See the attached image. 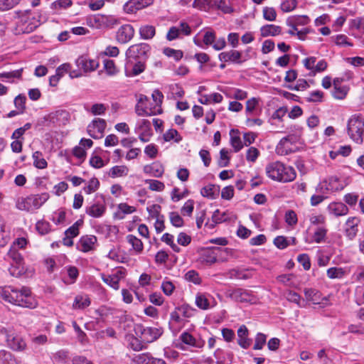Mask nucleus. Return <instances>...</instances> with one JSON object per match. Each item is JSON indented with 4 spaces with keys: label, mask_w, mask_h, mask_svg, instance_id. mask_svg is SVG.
Here are the masks:
<instances>
[{
    "label": "nucleus",
    "mask_w": 364,
    "mask_h": 364,
    "mask_svg": "<svg viewBox=\"0 0 364 364\" xmlns=\"http://www.w3.org/2000/svg\"><path fill=\"white\" fill-rule=\"evenodd\" d=\"M266 173L274 181L282 183L292 181L296 176V173L291 166H285L279 161H274L266 166Z\"/></svg>",
    "instance_id": "f03ea898"
},
{
    "label": "nucleus",
    "mask_w": 364,
    "mask_h": 364,
    "mask_svg": "<svg viewBox=\"0 0 364 364\" xmlns=\"http://www.w3.org/2000/svg\"><path fill=\"white\" fill-rule=\"evenodd\" d=\"M105 209V207L102 205L93 204L87 208L86 213L93 218H99L104 214Z\"/></svg>",
    "instance_id": "393cba45"
},
{
    "label": "nucleus",
    "mask_w": 364,
    "mask_h": 364,
    "mask_svg": "<svg viewBox=\"0 0 364 364\" xmlns=\"http://www.w3.org/2000/svg\"><path fill=\"white\" fill-rule=\"evenodd\" d=\"M36 230L41 235H45L50 231V225L45 221H38L36 223Z\"/></svg>",
    "instance_id": "774afa93"
},
{
    "label": "nucleus",
    "mask_w": 364,
    "mask_h": 364,
    "mask_svg": "<svg viewBox=\"0 0 364 364\" xmlns=\"http://www.w3.org/2000/svg\"><path fill=\"white\" fill-rule=\"evenodd\" d=\"M216 36L214 31H206L203 36V43L206 46H212L214 44Z\"/></svg>",
    "instance_id": "0e129e2a"
},
{
    "label": "nucleus",
    "mask_w": 364,
    "mask_h": 364,
    "mask_svg": "<svg viewBox=\"0 0 364 364\" xmlns=\"http://www.w3.org/2000/svg\"><path fill=\"white\" fill-rule=\"evenodd\" d=\"M164 53L168 57L173 58L176 60H179L183 57V52L181 50L171 48H164Z\"/></svg>",
    "instance_id": "09e8293b"
},
{
    "label": "nucleus",
    "mask_w": 364,
    "mask_h": 364,
    "mask_svg": "<svg viewBox=\"0 0 364 364\" xmlns=\"http://www.w3.org/2000/svg\"><path fill=\"white\" fill-rule=\"evenodd\" d=\"M134 364H151V356L149 353H141L136 355L133 358Z\"/></svg>",
    "instance_id": "37998d69"
},
{
    "label": "nucleus",
    "mask_w": 364,
    "mask_h": 364,
    "mask_svg": "<svg viewBox=\"0 0 364 364\" xmlns=\"http://www.w3.org/2000/svg\"><path fill=\"white\" fill-rule=\"evenodd\" d=\"M100 186V182L97 178H92L89 182L88 185L84 188V191L87 194H90L97 190Z\"/></svg>",
    "instance_id": "8fccbe9b"
},
{
    "label": "nucleus",
    "mask_w": 364,
    "mask_h": 364,
    "mask_svg": "<svg viewBox=\"0 0 364 364\" xmlns=\"http://www.w3.org/2000/svg\"><path fill=\"white\" fill-rule=\"evenodd\" d=\"M230 143H231V145L232 146V147L234 148L235 152L239 151L243 147V144L242 143L241 139L237 135H236V136L231 135Z\"/></svg>",
    "instance_id": "69168bd1"
},
{
    "label": "nucleus",
    "mask_w": 364,
    "mask_h": 364,
    "mask_svg": "<svg viewBox=\"0 0 364 364\" xmlns=\"http://www.w3.org/2000/svg\"><path fill=\"white\" fill-rule=\"evenodd\" d=\"M135 111H136V113L139 116L156 115L158 114H161L162 112L161 108H157V109H156V107H154V109H152V108L149 109L144 104H139V103L136 104V105L135 107Z\"/></svg>",
    "instance_id": "aec40b11"
},
{
    "label": "nucleus",
    "mask_w": 364,
    "mask_h": 364,
    "mask_svg": "<svg viewBox=\"0 0 364 364\" xmlns=\"http://www.w3.org/2000/svg\"><path fill=\"white\" fill-rule=\"evenodd\" d=\"M48 198V194L46 193L31 195L25 198L21 197L16 200V208L20 210L30 212L41 207Z\"/></svg>",
    "instance_id": "7ed1b4c3"
},
{
    "label": "nucleus",
    "mask_w": 364,
    "mask_h": 364,
    "mask_svg": "<svg viewBox=\"0 0 364 364\" xmlns=\"http://www.w3.org/2000/svg\"><path fill=\"white\" fill-rule=\"evenodd\" d=\"M263 17L267 21H273L276 19L277 12L272 7H264L263 9Z\"/></svg>",
    "instance_id": "6e6d98bb"
},
{
    "label": "nucleus",
    "mask_w": 364,
    "mask_h": 364,
    "mask_svg": "<svg viewBox=\"0 0 364 364\" xmlns=\"http://www.w3.org/2000/svg\"><path fill=\"white\" fill-rule=\"evenodd\" d=\"M106 127V122L103 119H95L87 126V133L93 139H100L102 136Z\"/></svg>",
    "instance_id": "6e6552de"
},
{
    "label": "nucleus",
    "mask_w": 364,
    "mask_h": 364,
    "mask_svg": "<svg viewBox=\"0 0 364 364\" xmlns=\"http://www.w3.org/2000/svg\"><path fill=\"white\" fill-rule=\"evenodd\" d=\"M294 278V275L293 274H285L278 276L277 279L286 287H295V284L293 281Z\"/></svg>",
    "instance_id": "72a5a7b5"
},
{
    "label": "nucleus",
    "mask_w": 364,
    "mask_h": 364,
    "mask_svg": "<svg viewBox=\"0 0 364 364\" xmlns=\"http://www.w3.org/2000/svg\"><path fill=\"white\" fill-rule=\"evenodd\" d=\"M83 224V220L80 219L77 220L72 226L68 228L65 232V235L75 237L79 235V228Z\"/></svg>",
    "instance_id": "f704fd0d"
},
{
    "label": "nucleus",
    "mask_w": 364,
    "mask_h": 364,
    "mask_svg": "<svg viewBox=\"0 0 364 364\" xmlns=\"http://www.w3.org/2000/svg\"><path fill=\"white\" fill-rule=\"evenodd\" d=\"M348 89L346 86H340L336 88H333V96L334 98L338 100H343L346 97L348 93Z\"/></svg>",
    "instance_id": "de8ad7c7"
},
{
    "label": "nucleus",
    "mask_w": 364,
    "mask_h": 364,
    "mask_svg": "<svg viewBox=\"0 0 364 364\" xmlns=\"http://www.w3.org/2000/svg\"><path fill=\"white\" fill-rule=\"evenodd\" d=\"M298 262L303 266L305 270H309L311 267L309 257L306 254H301L298 256Z\"/></svg>",
    "instance_id": "338daca9"
},
{
    "label": "nucleus",
    "mask_w": 364,
    "mask_h": 364,
    "mask_svg": "<svg viewBox=\"0 0 364 364\" xmlns=\"http://www.w3.org/2000/svg\"><path fill=\"white\" fill-rule=\"evenodd\" d=\"M309 21V18L307 16H298L289 18L287 23L294 30H297V26L306 25Z\"/></svg>",
    "instance_id": "4be33fe9"
},
{
    "label": "nucleus",
    "mask_w": 364,
    "mask_h": 364,
    "mask_svg": "<svg viewBox=\"0 0 364 364\" xmlns=\"http://www.w3.org/2000/svg\"><path fill=\"white\" fill-rule=\"evenodd\" d=\"M97 242V237L94 235H84L80 239L77 244L78 249L84 252H87L94 249Z\"/></svg>",
    "instance_id": "4468645a"
},
{
    "label": "nucleus",
    "mask_w": 364,
    "mask_h": 364,
    "mask_svg": "<svg viewBox=\"0 0 364 364\" xmlns=\"http://www.w3.org/2000/svg\"><path fill=\"white\" fill-rule=\"evenodd\" d=\"M0 333L5 335L8 346L15 351H23L26 348V343L19 336L6 328L0 329Z\"/></svg>",
    "instance_id": "39448f33"
},
{
    "label": "nucleus",
    "mask_w": 364,
    "mask_h": 364,
    "mask_svg": "<svg viewBox=\"0 0 364 364\" xmlns=\"http://www.w3.org/2000/svg\"><path fill=\"white\" fill-rule=\"evenodd\" d=\"M90 299L87 295H77L74 299L73 308L74 309H84L90 305Z\"/></svg>",
    "instance_id": "5701e85b"
},
{
    "label": "nucleus",
    "mask_w": 364,
    "mask_h": 364,
    "mask_svg": "<svg viewBox=\"0 0 364 364\" xmlns=\"http://www.w3.org/2000/svg\"><path fill=\"white\" fill-rule=\"evenodd\" d=\"M145 183L149 185V188L153 191H162L165 188V185L163 182L154 179L145 180Z\"/></svg>",
    "instance_id": "e433bc0d"
},
{
    "label": "nucleus",
    "mask_w": 364,
    "mask_h": 364,
    "mask_svg": "<svg viewBox=\"0 0 364 364\" xmlns=\"http://www.w3.org/2000/svg\"><path fill=\"white\" fill-rule=\"evenodd\" d=\"M76 65L79 69H82L84 72H90L95 70L98 63L94 60L87 59L86 56H80L76 60Z\"/></svg>",
    "instance_id": "dca6fc26"
},
{
    "label": "nucleus",
    "mask_w": 364,
    "mask_h": 364,
    "mask_svg": "<svg viewBox=\"0 0 364 364\" xmlns=\"http://www.w3.org/2000/svg\"><path fill=\"white\" fill-rule=\"evenodd\" d=\"M185 279L194 283L195 284H199L201 282V279L199 277L198 273L195 270H190L185 274Z\"/></svg>",
    "instance_id": "864d4df0"
},
{
    "label": "nucleus",
    "mask_w": 364,
    "mask_h": 364,
    "mask_svg": "<svg viewBox=\"0 0 364 364\" xmlns=\"http://www.w3.org/2000/svg\"><path fill=\"white\" fill-rule=\"evenodd\" d=\"M163 138L166 141H170L173 139L176 143H179L182 140V136L179 134L178 131L174 129L167 130L164 134Z\"/></svg>",
    "instance_id": "473e14b6"
},
{
    "label": "nucleus",
    "mask_w": 364,
    "mask_h": 364,
    "mask_svg": "<svg viewBox=\"0 0 364 364\" xmlns=\"http://www.w3.org/2000/svg\"><path fill=\"white\" fill-rule=\"evenodd\" d=\"M237 334L238 345L244 349L248 348L252 343V339L248 338L249 331L246 326H240L237 329Z\"/></svg>",
    "instance_id": "2eb2a0df"
},
{
    "label": "nucleus",
    "mask_w": 364,
    "mask_h": 364,
    "mask_svg": "<svg viewBox=\"0 0 364 364\" xmlns=\"http://www.w3.org/2000/svg\"><path fill=\"white\" fill-rule=\"evenodd\" d=\"M141 332V338L147 343H151L158 339L163 333L162 328L146 327L142 326L138 327Z\"/></svg>",
    "instance_id": "1a4fd4ad"
},
{
    "label": "nucleus",
    "mask_w": 364,
    "mask_h": 364,
    "mask_svg": "<svg viewBox=\"0 0 364 364\" xmlns=\"http://www.w3.org/2000/svg\"><path fill=\"white\" fill-rule=\"evenodd\" d=\"M348 134L350 138L357 144L363 141L364 119L360 115L354 114L348 121Z\"/></svg>",
    "instance_id": "20e7f679"
},
{
    "label": "nucleus",
    "mask_w": 364,
    "mask_h": 364,
    "mask_svg": "<svg viewBox=\"0 0 364 364\" xmlns=\"http://www.w3.org/2000/svg\"><path fill=\"white\" fill-rule=\"evenodd\" d=\"M215 191H218V189L214 185H208L201 189L200 193L203 197L213 199L215 198Z\"/></svg>",
    "instance_id": "79ce46f5"
},
{
    "label": "nucleus",
    "mask_w": 364,
    "mask_h": 364,
    "mask_svg": "<svg viewBox=\"0 0 364 364\" xmlns=\"http://www.w3.org/2000/svg\"><path fill=\"white\" fill-rule=\"evenodd\" d=\"M26 97L25 95H18L14 99V105L16 109L20 110V112H24L26 109Z\"/></svg>",
    "instance_id": "49530a36"
},
{
    "label": "nucleus",
    "mask_w": 364,
    "mask_h": 364,
    "mask_svg": "<svg viewBox=\"0 0 364 364\" xmlns=\"http://www.w3.org/2000/svg\"><path fill=\"white\" fill-rule=\"evenodd\" d=\"M139 33L144 39H151L156 33L155 27L150 25H145L140 28Z\"/></svg>",
    "instance_id": "c756f323"
},
{
    "label": "nucleus",
    "mask_w": 364,
    "mask_h": 364,
    "mask_svg": "<svg viewBox=\"0 0 364 364\" xmlns=\"http://www.w3.org/2000/svg\"><path fill=\"white\" fill-rule=\"evenodd\" d=\"M170 221L171 224L177 228H181L183 225V220L181 216L176 212H171L169 214Z\"/></svg>",
    "instance_id": "5fc2aeb1"
},
{
    "label": "nucleus",
    "mask_w": 364,
    "mask_h": 364,
    "mask_svg": "<svg viewBox=\"0 0 364 364\" xmlns=\"http://www.w3.org/2000/svg\"><path fill=\"white\" fill-rule=\"evenodd\" d=\"M181 340L183 343L187 345H190L197 348H201L203 346V343H197L195 338L187 332L183 333L180 336Z\"/></svg>",
    "instance_id": "2f4dec72"
},
{
    "label": "nucleus",
    "mask_w": 364,
    "mask_h": 364,
    "mask_svg": "<svg viewBox=\"0 0 364 364\" xmlns=\"http://www.w3.org/2000/svg\"><path fill=\"white\" fill-rule=\"evenodd\" d=\"M23 69H18L11 72L0 73V79L1 78H21Z\"/></svg>",
    "instance_id": "603ef678"
},
{
    "label": "nucleus",
    "mask_w": 364,
    "mask_h": 364,
    "mask_svg": "<svg viewBox=\"0 0 364 364\" xmlns=\"http://www.w3.org/2000/svg\"><path fill=\"white\" fill-rule=\"evenodd\" d=\"M134 36V29L130 24H124L120 26L116 33V40L120 43H127Z\"/></svg>",
    "instance_id": "9d476101"
},
{
    "label": "nucleus",
    "mask_w": 364,
    "mask_h": 364,
    "mask_svg": "<svg viewBox=\"0 0 364 364\" xmlns=\"http://www.w3.org/2000/svg\"><path fill=\"white\" fill-rule=\"evenodd\" d=\"M145 60H139L133 65L130 71H126V75L128 77L136 76L143 73L146 68Z\"/></svg>",
    "instance_id": "bb28decb"
},
{
    "label": "nucleus",
    "mask_w": 364,
    "mask_h": 364,
    "mask_svg": "<svg viewBox=\"0 0 364 364\" xmlns=\"http://www.w3.org/2000/svg\"><path fill=\"white\" fill-rule=\"evenodd\" d=\"M219 60L222 62H231L240 64L244 60H241L242 53L236 50L222 52L218 55Z\"/></svg>",
    "instance_id": "ddd939ff"
},
{
    "label": "nucleus",
    "mask_w": 364,
    "mask_h": 364,
    "mask_svg": "<svg viewBox=\"0 0 364 364\" xmlns=\"http://www.w3.org/2000/svg\"><path fill=\"white\" fill-rule=\"evenodd\" d=\"M227 297L241 303H254L255 298L247 290L243 289H228L225 291Z\"/></svg>",
    "instance_id": "0eeeda50"
},
{
    "label": "nucleus",
    "mask_w": 364,
    "mask_h": 364,
    "mask_svg": "<svg viewBox=\"0 0 364 364\" xmlns=\"http://www.w3.org/2000/svg\"><path fill=\"white\" fill-rule=\"evenodd\" d=\"M101 277L102 281L105 284H107V285H109L115 290L119 289V285L118 282V279L116 277H114V275L112 274L107 276L102 274Z\"/></svg>",
    "instance_id": "58836bf2"
},
{
    "label": "nucleus",
    "mask_w": 364,
    "mask_h": 364,
    "mask_svg": "<svg viewBox=\"0 0 364 364\" xmlns=\"http://www.w3.org/2000/svg\"><path fill=\"white\" fill-rule=\"evenodd\" d=\"M33 165L37 168L43 169L46 168L48 166V163L44 158H43V154L41 151H36L33 154Z\"/></svg>",
    "instance_id": "c85d7f7f"
},
{
    "label": "nucleus",
    "mask_w": 364,
    "mask_h": 364,
    "mask_svg": "<svg viewBox=\"0 0 364 364\" xmlns=\"http://www.w3.org/2000/svg\"><path fill=\"white\" fill-rule=\"evenodd\" d=\"M33 21L28 22V16H22L18 23L20 30L23 33L32 32L35 28H36L39 26L38 21H36L34 18H33Z\"/></svg>",
    "instance_id": "a211bd4d"
},
{
    "label": "nucleus",
    "mask_w": 364,
    "mask_h": 364,
    "mask_svg": "<svg viewBox=\"0 0 364 364\" xmlns=\"http://www.w3.org/2000/svg\"><path fill=\"white\" fill-rule=\"evenodd\" d=\"M296 0H287L281 4V9L284 12H289L296 8Z\"/></svg>",
    "instance_id": "e2e57ef3"
},
{
    "label": "nucleus",
    "mask_w": 364,
    "mask_h": 364,
    "mask_svg": "<svg viewBox=\"0 0 364 364\" xmlns=\"http://www.w3.org/2000/svg\"><path fill=\"white\" fill-rule=\"evenodd\" d=\"M267 336L264 333H258L255 337L254 350H261L266 343Z\"/></svg>",
    "instance_id": "3c124183"
},
{
    "label": "nucleus",
    "mask_w": 364,
    "mask_h": 364,
    "mask_svg": "<svg viewBox=\"0 0 364 364\" xmlns=\"http://www.w3.org/2000/svg\"><path fill=\"white\" fill-rule=\"evenodd\" d=\"M230 163V157L228 156V151L225 149H222L220 151V159L218 164L220 167H226Z\"/></svg>",
    "instance_id": "a18cd8bd"
},
{
    "label": "nucleus",
    "mask_w": 364,
    "mask_h": 364,
    "mask_svg": "<svg viewBox=\"0 0 364 364\" xmlns=\"http://www.w3.org/2000/svg\"><path fill=\"white\" fill-rule=\"evenodd\" d=\"M328 210L331 213L336 216L345 215L348 212V207L342 203H331L328 205Z\"/></svg>",
    "instance_id": "412c9836"
},
{
    "label": "nucleus",
    "mask_w": 364,
    "mask_h": 364,
    "mask_svg": "<svg viewBox=\"0 0 364 364\" xmlns=\"http://www.w3.org/2000/svg\"><path fill=\"white\" fill-rule=\"evenodd\" d=\"M196 304L197 306L201 309H207L209 306L208 300L205 298V296L202 294L198 295L196 296Z\"/></svg>",
    "instance_id": "680f3d73"
},
{
    "label": "nucleus",
    "mask_w": 364,
    "mask_h": 364,
    "mask_svg": "<svg viewBox=\"0 0 364 364\" xmlns=\"http://www.w3.org/2000/svg\"><path fill=\"white\" fill-rule=\"evenodd\" d=\"M343 185L336 177H331L326 185V189L331 191H338L343 189Z\"/></svg>",
    "instance_id": "ea45409f"
},
{
    "label": "nucleus",
    "mask_w": 364,
    "mask_h": 364,
    "mask_svg": "<svg viewBox=\"0 0 364 364\" xmlns=\"http://www.w3.org/2000/svg\"><path fill=\"white\" fill-rule=\"evenodd\" d=\"M127 240L129 244L132 245L133 249L138 252H140L143 250V243L137 238L136 236L133 235H129L127 236Z\"/></svg>",
    "instance_id": "c9c22d12"
},
{
    "label": "nucleus",
    "mask_w": 364,
    "mask_h": 364,
    "mask_svg": "<svg viewBox=\"0 0 364 364\" xmlns=\"http://www.w3.org/2000/svg\"><path fill=\"white\" fill-rule=\"evenodd\" d=\"M360 222V220L357 217H350L346 220L344 231L346 237L349 240H353L355 237L358 231V226Z\"/></svg>",
    "instance_id": "f8f14e48"
},
{
    "label": "nucleus",
    "mask_w": 364,
    "mask_h": 364,
    "mask_svg": "<svg viewBox=\"0 0 364 364\" xmlns=\"http://www.w3.org/2000/svg\"><path fill=\"white\" fill-rule=\"evenodd\" d=\"M260 33L262 37L275 36L281 34L282 28L274 24H267L260 28Z\"/></svg>",
    "instance_id": "6ab92c4d"
},
{
    "label": "nucleus",
    "mask_w": 364,
    "mask_h": 364,
    "mask_svg": "<svg viewBox=\"0 0 364 364\" xmlns=\"http://www.w3.org/2000/svg\"><path fill=\"white\" fill-rule=\"evenodd\" d=\"M304 294L306 299L309 301H311L313 304H319L320 299V292L314 289H305Z\"/></svg>",
    "instance_id": "7c9ffc66"
},
{
    "label": "nucleus",
    "mask_w": 364,
    "mask_h": 364,
    "mask_svg": "<svg viewBox=\"0 0 364 364\" xmlns=\"http://www.w3.org/2000/svg\"><path fill=\"white\" fill-rule=\"evenodd\" d=\"M214 0H194L193 6L200 10H207L215 4Z\"/></svg>",
    "instance_id": "4c0bfd02"
},
{
    "label": "nucleus",
    "mask_w": 364,
    "mask_h": 364,
    "mask_svg": "<svg viewBox=\"0 0 364 364\" xmlns=\"http://www.w3.org/2000/svg\"><path fill=\"white\" fill-rule=\"evenodd\" d=\"M153 3V0H129L124 5L126 13L132 14L142 9Z\"/></svg>",
    "instance_id": "9b49d317"
},
{
    "label": "nucleus",
    "mask_w": 364,
    "mask_h": 364,
    "mask_svg": "<svg viewBox=\"0 0 364 364\" xmlns=\"http://www.w3.org/2000/svg\"><path fill=\"white\" fill-rule=\"evenodd\" d=\"M194 209V201L193 200H188L181 208V213L183 215L191 216Z\"/></svg>",
    "instance_id": "4d7b16f0"
},
{
    "label": "nucleus",
    "mask_w": 364,
    "mask_h": 364,
    "mask_svg": "<svg viewBox=\"0 0 364 364\" xmlns=\"http://www.w3.org/2000/svg\"><path fill=\"white\" fill-rule=\"evenodd\" d=\"M150 52V46L147 43H139L131 46L126 51L128 58L146 60Z\"/></svg>",
    "instance_id": "423d86ee"
},
{
    "label": "nucleus",
    "mask_w": 364,
    "mask_h": 364,
    "mask_svg": "<svg viewBox=\"0 0 364 364\" xmlns=\"http://www.w3.org/2000/svg\"><path fill=\"white\" fill-rule=\"evenodd\" d=\"M323 92L320 90L313 91L310 93V96L306 98L309 102H322Z\"/></svg>",
    "instance_id": "bf43d9fd"
},
{
    "label": "nucleus",
    "mask_w": 364,
    "mask_h": 364,
    "mask_svg": "<svg viewBox=\"0 0 364 364\" xmlns=\"http://www.w3.org/2000/svg\"><path fill=\"white\" fill-rule=\"evenodd\" d=\"M0 360L5 364H20L21 363L11 352L6 350H0Z\"/></svg>",
    "instance_id": "a878e982"
},
{
    "label": "nucleus",
    "mask_w": 364,
    "mask_h": 364,
    "mask_svg": "<svg viewBox=\"0 0 364 364\" xmlns=\"http://www.w3.org/2000/svg\"><path fill=\"white\" fill-rule=\"evenodd\" d=\"M274 245L279 249L283 250L287 248L289 243L284 236H277L274 239Z\"/></svg>",
    "instance_id": "13d9d810"
},
{
    "label": "nucleus",
    "mask_w": 364,
    "mask_h": 364,
    "mask_svg": "<svg viewBox=\"0 0 364 364\" xmlns=\"http://www.w3.org/2000/svg\"><path fill=\"white\" fill-rule=\"evenodd\" d=\"M143 171L145 173L149 174L153 177L160 178L164 173V168L160 163L154 162L150 165L144 166Z\"/></svg>",
    "instance_id": "f3484780"
},
{
    "label": "nucleus",
    "mask_w": 364,
    "mask_h": 364,
    "mask_svg": "<svg viewBox=\"0 0 364 364\" xmlns=\"http://www.w3.org/2000/svg\"><path fill=\"white\" fill-rule=\"evenodd\" d=\"M344 271L342 268L331 267L327 270V276L330 279H341L344 275Z\"/></svg>",
    "instance_id": "c03bdc74"
},
{
    "label": "nucleus",
    "mask_w": 364,
    "mask_h": 364,
    "mask_svg": "<svg viewBox=\"0 0 364 364\" xmlns=\"http://www.w3.org/2000/svg\"><path fill=\"white\" fill-rule=\"evenodd\" d=\"M0 299L21 307L34 309L37 301L32 296L31 289L23 287L20 289L11 286L0 287Z\"/></svg>",
    "instance_id": "f257e3e1"
},
{
    "label": "nucleus",
    "mask_w": 364,
    "mask_h": 364,
    "mask_svg": "<svg viewBox=\"0 0 364 364\" xmlns=\"http://www.w3.org/2000/svg\"><path fill=\"white\" fill-rule=\"evenodd\" d=\"M228 220H230V218L228 217V213L223 212L220 213L218 209L215 210L212 215V220L215 224L221 223Z\"/></svg>",
    "instance_id": "a19ab883"
},
{
    "label": "nucleus",
    "mask_w": 364,
    "mask_h": 364,
    "mask_svg": "<svg viewBox=\"0 0 364 364\" xmlns=\"http://www.w3.org/2000/svg\"><path fill=\"white\" fill-rule=\"evenodd\" d=\"M5 259L8 261L11 260L17 265H20L23 262V257L18 252V250L16 247V246H11L9 252L6 254Z\"/></svg>",
    "instance_id": "b1692460"
},
{
    "label": "nucleus",
    "mask_w": 364,
    "mask_h": 364,
    "mask_svg": "<svg viewBox=\"0 0 364 364\" xmlns=\"http://www.w3.org/2000/svg\"><path fill=\"white\" fill-rule=\"evenodd\" d=\"M129 172V168L124 165L113 166L110 170L109 175L112 178L122 177L127 176Z\"/></svg>",
    "instance_id": "cd10ccee"
},
{
    "label": "nucleus",
    "mask_w": 364,
    "mask_h": 364,
    "mask_svg": "<svg viewBox=\"0 0 364 364\" xmlns=\"http://www.w3.org/2000/svg\"><path fill=\"white\" fill-rule=\"evenodd\" d=\"M9 239V235L4 230L3 220L0 217V247H4Z\"/></svg>",
    "instance_id": "052dcab7"
}]
</instances>
